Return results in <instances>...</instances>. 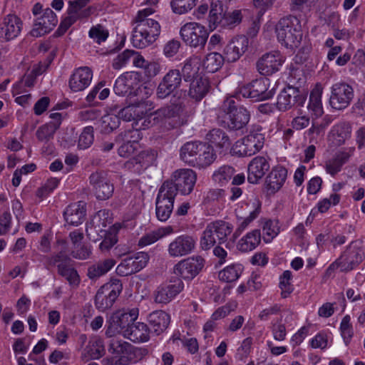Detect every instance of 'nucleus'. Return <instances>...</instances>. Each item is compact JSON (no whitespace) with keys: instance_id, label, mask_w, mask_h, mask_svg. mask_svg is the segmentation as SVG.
Returning a JSON list of instances; mask_svg holds the SVG:
<instances>
[{"instance_id":"13d9d810","label":"nucleus","mask_w":365,"mask_h":365,"mask_svg":"<svg viewBox=\"0 0 365 365\" xmlns=\"http://www.w3.org/2000/svg\"><path fill=\"white\" fill-rule=\"evenodd\" d=\"M93 128L92 126H87L79 136L78 146L81 149H86L93 144Z\"/></svg>"},{"instance_id":"9d476101","label":"nucleus","mask_w":365,"mask_h":365,"mask_svg":"<svg viewBox=\"0 0 365 365\" xmlns=\"http://www.w3.org/2000/svg\"><path fill=\"white\" fill-rule=\"evenodd\" d=\"M123 285L119 280L101 287L95 296V306L100 312L110 309L119 296Z\"/></svg>"},{"instance_id":"a18cd8bd","label":"nucleus","mask_w":365,"mask_h":365,"mask_svg":"<svg viewBox=\"0 0 365 365\" xmlns=\"http://www.w3.org/2000/svg\"><path fill=\"white\" fill-rule=\"evenodd\" d=\"M153 159L154 155L151 151L144 150L128 162V165L133 164L134 166H136L135 170L140 173L141 170L150 166Z\"/></svg>"},{"instance_id":"4d7b16f0","label":"nucleus","mask_w":365,"mask_h":365,"mask_svg":"<svg viewBox=\"0 0 365 365\" xmlns=\"http://www.w3.org/2000/svg\"><path fill=\"white\" fill-rule=\"evenodd\" d=\"M141 138L140 132L138 129H129L118 134L116 141H128L138 146V141Z\"/></svg>"},{"instance_id":"de8ad7c7","label":"nucleus","mask_w":365,"mask_h":365,"mask_svg":"<svg viewBox=\"0 0 365 365\" xmlns=\"http://www.w3.org/2000/svg\"><path fill=\"white\" fill-rule=\"evenodd\" d=\"M235 173V170L230 165H223L217 170L212 175L213 180L220 186L230 182Z\"/></svg>"},{"instance_id":"412c9836","label":"nucleus","mask_w":365,"mask_h":365,"mask_svg":"<svg viewBox=\"0 0 365 365\" xmlns=\"http://www.w3.org/2000/svg\"><path fill=\"white\" fill-rule=\"evenodd\" d=\"M248 43V37L236 36L225 46L222 55L226 61L235 62L246 52Z\"/></svg>"},{"instance_id":"f704fd0d","label":"nucleus","mask_w":365,"mask_h":365,"mask_svg":"<svg viewBox=\"0 0 365 365\" xmlns=\"http://www.w3.org/2000/svg\"><path fill=\"white\" fill-rule=\"evenodd\" d=\"M209 89L208 79L201 76L197 77L190 83L188 95L195 101H200L207 95Z\"/></svg>"},{"instance_id":"603ef678","label":"nucleus","mask_w":365,"mask_h":365,"mask_svg":"<svg viewBox=\"0 0 365 365\" xmlns=\"http://www.w3.org/2000/svg\"><path fill=\"white\" fill-rule=\"evenodd\" d=\"M57 130L58 124L53 125L47 123L37 129L36 135L38 140L48 142L53 138L54 134Z\"/></svg>"},{"instance_id":"09e8293b","label":"nucleus","mask_w":365,"mask_h":365,"mask_svg":"<svg viewBox=\"0 0 365 365\" xmlns=\"http://www.w3.org/2000/svg\"><path fill=\"white\" fill-rule=\"evenodd\" d=\"M99 123L101 132L109 133L119 126L120 120L117 115L107 114L101 117Z\"/></svg>"},{"instance_id":"6e6552de","label":"nucleus","mask_w":365,"mask_h":365,"mask_svg":"<svg viewBox=\"0 0 365 365\" xmlns=\"http://www.w3.org/2000/svg\"><path fill=\"white\" fill-rule=\"evenodd\" d=\"M210 11V22L215 25L219 24L222 27L232 29L239 24L242 21V13L240 10L222 14V3L220 0L211 2Z\"/></svg>"},{"instance_id":"ddd939ff","label":"nucleus","mask_w":365,"mask_h":365,"mask_svg":"<svg viewBox=\"0 0 365 365\" xmlns=\"http://www.w3.org/2000/svg\"><path fill=\"white\" fill-rule=\"evenodd\" d=\"M267 82V79H256L240 87L239 93L244 98H252L256 101L272 98L275 93V88L269 89Z\"/></svg>"},{"instance_id":"c85d7f7f","label":"nucleus","mask_w":365,"mask_h":365,"mask_svg":"<svg viewBox=\"0 0 365 365\" xmlns=\"http://www.w3.org/2000/svg\"><path fill=\"white\" fill-rule=\"evenodd\" d=\"M287 177V170L282 166L273 168L265 180V187L269 193L274 194L283 186Z\"/></svg>"},{"instance_id":"473e14b6","label":"nucleus","mask_w":365,"mask_h":365,"mask_svg":"<svg viewBox=\"0 0 365 365\" xmlns=\"http://www.w3.org/2000/svg\"><path fill=\"white\" fill-rule=\"evenodd\" d=\"M115 263V260L112 258L99 260L88 267L87 277L92 281H96L101 277L108 272L114 267Z\"/></svg>"},{"instance_id":"2eb2a0df","label":"nucleus","mask_w":365,"mask_h":365,"mask_svg":"<svg viewBox=\"0 0 365 365\" xmlns=\"http://www.w3.org/2000/svg\"><path fill=\"white\" fill-rule=\"evenodd\" d=\"M204 264L205 260L200 256L187 257L174 266L173 273L185 280H192L201 272Z\"/></svg>"},{"instance_id":"5fc2aeb1","label":"nucleus","mask_w":365,"mask_h":365,"mask_svg":"<svg viewBox=\"0 0 365 365\" xmlns=\"http://www.w3.org/2000/svg\"><path fill=\"white\" fill-rule=\"evenodd\" d=\"M58 273L64 277L70 284L78 285L79 284L80 279L77 271L68 264L65 267L63 264L58 265Z\"/></svg>"},{"instance_id":"f03ea898","label":"nucleus","mask_w":365,"mask_h":365,"mask_svg":"<svg viewBox=\"0 0 365 365\" xmlns=\"http://www.w3.org/2000/svg\"><path fill=\"white\" fill-rule=\"evenodd\" d=\"M217 118L230 130H239L247 125L250 113L245 107L238 106L233 99L227 98L218 110Z\"/></svg>"},{"instance_id":"c9c22d12","label":"nucleus","mask_w":365,"mask_h":365,"mask_svg":"<svg viewBox=\"0 0 365 365\" xmlns=\"http://www.w3.org/2000/svg\"><path fill=\"white\" fill-rule=\"evenodd\" d=\"M202 145L201 142H187L185 143L180 149V158L185 163L192 165H196V161L198 153H200V146Z\"/></svg>"},{"instance_id":"0e129e2a","label":"nucleus","mask_w":365,"mask_h":365,"mask_svg":"<svg viewBox=\"0 0 365 365\" xmlns=\"http://www.w3.org/2000/svg\"><path fill=\"white\" fill-rule=\"evenodd\" d=\"M163 233L160 232H158V230H155L153 231H151L145 235H143L138 242V245L140 247H145L150 245L155 242H157L158 240L161 239L163 237Z\"/></svg>"},{"instance_id":"e2e57ef3","label":"nucleus","mask_w":365,"mask_h":365,"mask_svg":"<svg viewBox=\"0 0 365 365\" xmlns=\"http://www.w3.org/2000/svg\"><path fill=\"white\" fill-rule=\"evenodd\" d=\"M264 240L266 242H270L275 236L277 235L279 228L274 225V222L270 220H266L262 227Z\"/></svg>"},{"instance_id":"a878e982","label":"nucleus","mask_w":365,"mask_h":365,"mask_svg":"<svg viewBox=\"0 0 365 365\" xmlns=\"http://www.w3.org/2000/svg\"><path fill=\"white\" fill-rule=\"evenodd\" d=\"M184 287L180 279H177L173 284L159 287L155 292V302L160 304L169 303Z\"/></svg>"},{"instance_id":"ea45409f","label":"nucleus","mask_w":365,"mask_h":365,"mask_svg":"<svg viewBox=\"0 0 365 365\" xmlns=\"http://www.w3.org/2000/svg\"><path fill=\"white\" fill-rule=\"evenodd\" d=\"M196 165L200 168H206L210 165L216 159L217 156L212 145L203 143L200 146Z\"/></svg>"},{"instance_id":"69168bd1","label":"nucleus","mask_w":365,"mask_h":365,"mask_svg":"<svg viewBox=\"0 0 365 365\" xmlns=\"http://www.w3.org/2000/svg\"><path fill=\"white\" fill-rule=\"evenodd\" d=\"M246 144L244 138L235 142L231 149L232 154L239 157L251 156L252 153Z\"/></svg>"},{"instance_id":"774afa93","label":"nucleus","mask_w":365,"mask_h":365,"mask_svg":"<svg viewBox=\"0 0 365 365\" xmlns=\"http://www.w3.org/2000/svg\"><path fill=\"white\" fill-rule=\"evenodd\" d=\"M180 47V42L178 40L172 39L164 46L163 53L167 57H173L178 52Z\"/></svg>"},{"instance_id":"7ed1b4c3","label":"nucleus","mask_w":365,"mask_h":365,"mask_svg":"<svg viewBox=\"0 0 365 365\" xmlns=\"http://www.w3.org/2000/svg\"><path fill=\"white\" fill-rule=\"evenodd\" d=\"M277 39L287 48H294L299 46L302 39V30L299 19L292 15L284 16L275 26Z\"/></svg>"},{"instance_id":"b1692460","label":"nucleus","mask_w":365,"mask_h":365,"mask_svg":"<svg viewBox=\"0 0 365 365\" xmlns=\"http://www.w3.org/2000/svg\"><path fill=\"white\" fill-rule=\"evenodd\" d=\"M233 226L227 222L217 220L210 223L205 228V237L210 243L213 239L212 235H215L218 244L225 243L227 236L231 234Z\"/></svg>"},{"instance_id":"39448f33","label":"nucleus","mask_w":365,"mask_h":365,"mask_svg":"<svg viewBox=\"0 0 365 365\" xmlns=\"http://www.w3.org/2000/svg\"><path fill=\"white\" fill-rule=\"evenodd\" d=\"M196 180V174L192 170L180 169L175 171L170 180H165L160 187H168L169 190H173L170 194L175 197L178 192L186 195L193 190Z\"/></svg>"},{"instance_id":"aec40b11","label":"nucleus","mask_w":365,"mask_h":365,"mask_svg":"<svg viewBox=\"0 0 365 365\" xmlns=\"http://www.w3.org/2000/svg\"><path fill=\"white\" fill-rule=\"evenodd\" d=\"M284 62L283 57L277 51L263 54L256 62L257 71L262 76H271L277 72Z\"/></svg>"},{"instance_id":"393cba45","label":"nucleus","mask_w":365,"mask_h":365,"mask_svg":"<svg viewBox=\"0 0 365 365\" xmlns=\"http://www.w3.org/2000/svg\"><path fill=\"white\" fill-rule=\"evenodd\" d=\"M93 72L89 67H80L71 76L69 87L74 92L83 91L91 84Z\"/></svg>"},{"instance_id":"f257e3e1","label":"nucleus","mask_w":365,"mask_h":365,"mask_svg":"<svg viewBox=\"0 0 365 365\" xmlns=\"http://www.w3.org/2000/svg\"><path fill=\"white\" fill-rule=\"evenodd\" d=\"M154 13L151 8L140 10L135 19V26L133 29L132 43L137 48H143L154 43L160 34L159 23L148 18Z\"/></svg>"},{"instance_id":"f3484780","label":"nucleus","mask_w":365,"mask_h":365,"mask_svg":"<svg viewBox=\"0 0 365 365\" xmlns=\"http://www.w3.org/2000/svg\"><path fill=\"white\" fill-rule=\"evenodd\" d=\"M149 260L146 252H140L133 256L126 257L116 268V273L122 277L135 274L143 269Z\"/></svg>"},{"instance_id":"bf43d9fd","label":"nucleus","mask_w":365,"mask_h":365,"mask_svg":"<svg viewBox=\"0 0 365 365\" xmlns=\"http://www.w3.org/2000/svg\"><path fill=\"white\" fill-rule=\"evenodd\" d=\"M108 34V30L101 24L92 26L88 33L89 37L99 44L107 39Z\"/></svg>"},{"instance_id":"3c124183","label":"nucleus","mask_w":365,"mask_h":365,"mask_svg":"<svg viewBox=\"0 0 365 365\" xmlns=\"http://www.w3.org/2000/svg\"><path fill=\"white\" fill-rule=\"evenodd\" d=\"M45 265L47 267L58 266L60 264L67 265L71 261V258L69 257L67 252L58 251L56 253L45 257Z\"/></svg>"},{"instance_id":"5701e85b","label":"nucleus","mask_w":365,"mask_h":365,"mask_svg":"<svg viewBox=\"0 0 365 365\" xmlns=\"http://www.w3.org/2000/svg\"><path fill=\"white\" fill-rule=\"evenodd\" d=\"M58 19L55 13L49 8L43 10V14L38 17L31 31V36L38 37L49 33L57 24Z\"/></svg>"},{"instance_id":"58836bf2","label":"nucleus","mask_w":365,"mask_h":365,"mask_svg":"<svg viewBox=\"0 0 365 365\" xmlns=\"http://www.w3.org/2000/svg\"><path fill=\"white\" fill-rule=\"evenodd\" d=\"M105 354L103 341L100 339H91L83 351L82 356L86 360L97 359Z\"/></svg>"},{"instance_id":"bb28decb","label":"nucleus","mask_w":365,"mask_h":365,"mask_svg":"<svg viewBox=\"0 0 365 365\" xmlns=\"http://www.w3.org/2000/svg\"><path fill=\"white\" fill-rule=\"evenodd\" d=\"M269 163L266 158L262 156L255 157L248 165V182L252 184H257L269 170Z\"/></svg>"},{"instance_id":"72a5a7b5","label":"nucleus","mask_w":365,"mask_h":365,"mask_svg":"<svg viewBox=\"0 0 365 365\" xmlns=\"http://www.w3.org/2000/svg\"><path fill=\"white\" fill-rule=\"evenodd\" d=\"M150 329L143 322H133L130 327L125 334V338L134 342H145L150 339Z\"/></svg>"},{"instance_id":"a211bd4d","label":"nucleus","mask_w":365,"mask_h":365,"mask_svg":"<svg viewBox=\"0 0 365 365\" xmlns=\"http://www.w3.org/2000/svg\"><path fill=\"white\" fill-rule=\"evenodd\" d=\"M168 189V187H160L156 198V217L161 222L168 220L173 210L175 197L170 194L173 190Z\"/></svg>"},{"instance_id":"423d86ee","label":"nucleus","mask_w":365,"mask_h":365,"mask_svg":"<svg viewBox=\"0 0 365 365\" xmlns=\"http://www.w3.org/2000/svg\"><path fill=\"white\" fill-rule=\"evenodd\" d=\"M138 315V310L133 309L129 312L118 310L112 314L108 320L106 335L111 337L117 334H120L125 337L130 324L135 322Z\"/></svg>"},{"instance_id":"052dcab7","label":"nucleus","mask_w":365,"mask_h":365,"mask_svg":"<svg viewBox=\"0 0 365 365\" xmlns=\"http://www.w3.org/2000/svg\"><path fill=\"white\" fill-rule=\"evenodd\" d=\"M350 321H351L350 316L346 315L343 317L341 324H340V331L341 333V336H342L344 341L346 345L349 343V341L354 334Z\"/></svg>"},{"instance_id":"6e6d98bb","label":"nucleus","mask_w":365,"mask_h":365,"mask_svg":"<svg viewBox=\"0 0 365 365\" xmlns=\"http://www.w3.org/2000/svg\"><path fill=\"white\" fill-rule=\"evenodd\" d=\"M351 125L348 123H341L335 126L334 130V135L339 144L344 143V141L351 135Z\"/></svg>"},{"instance_id":"7c9ffc66","label":"nucleus","mask_w":365,"mask_h":365,"mask_svg":"<svg viewBox=\"0 0 365 365\" xmlns=\"http://www.w3.org/2000/svg\"><path fill=\"white\" fill-rule=\"evenodd\" d=\"M170 318L169 314L162 310L153 312L148 316V322L150 327V332L159 335L168 327Z\"/></svg>"},{"instance_id":"20e7f679","label":"nucleus","mask_w":365,"mask_h":365,"mask_svg":"<svg viewBox=\"0 0 365 365\" xmlns=\"http://www.w3.org/2000/svg\"><path fill=\"white\" fill-rule=\"evenodd\" d=\"M364 259L365 250L362 242L353 241L336 262L328 267L327 273L330 274L336 267H339L341 272H349L356 267Z\"/></svg>"},{"instance_id":"9b49d317","label":"nucleus","mask_w":365,"mask_h":365,"mask_svg":"<svg viewBox=\"0 0 365 365\" xmlns=\"http://www.w3.org/2000/svg\"><path fill=\"white\" fill-rule=\"evenodd\" d=\"M108 351L116 357H120V363H135L140 360L143 356L140 349L133 346L127 341L115 339L110 340Z\"/></svg>"},{"instance_id":"864d4df0","label":"nucleus","mask_w":365,"mask_h":365,"mask_svg":"<svg viewBox=\"0 0 365 365\" xmlns=\"http://www.w3.org/2000/svg\"><path fill=\"white\" fill-rule=\"evenodd\" d=\"M197 0H172L170 6L173 11L177 14H184L192 10Z\"/></svg>"},{"instance_id":"4468645a","label":"nucleus","mask_w":365,"mask_h":365,"mask_svg":"<svg viewBox=\"0 0 365 365\" xmlns=\"http://www.w3.org/2000/svg\"><path fill=\"white\" fill-rule=\"evenodd\" d=\"M354 96L351 86L345 82H337L331 88L330 106L334 109L343 110L349 106Z\"/></svg>"},{"instance_id":"49530a36","label":"nucleus","mask_w":365,"mask_h":365,"mask_svg":"<svg viewBox=\"0 0 365 365\" xmlns=\"http://www.w3.org/2000/svg\"><path fill=\"white\" fill-rule=\"evenodd\" d=\"M225 58L220 53L213 52L207 55L203 61V67L209 73H215L218 71L225 61Z\"/></svg>"},{"instance_id":"f8f14e48","label":"nucleus","mask_w":365,"mask_h":365,"mask_svg":"<svg viewBox=\"0 0 365 365\" xmlns=\"http://www.w3.org/2000/svg\"><path fill=\"white\" fill-rule=\"evenodd\" d=\"M89 183L98 200L109 199L113 194L114 186L107 171L96 170L92 173L89 176Z\"/></svg>"},{"instance_id":"680f3d73","label":"nucleus","mask_w":365,"mask_h":365,"mask_svg":"<svg viewBox=\"0 0 365 365\" xmlns=\"http://www.w3.org/2000/svg\"><path fill=\"white\" fill-rule=\"evenodd\" d=\"M134 54V51L125 50L123 53L118 54L113 61L112 66L115 70H119L125 66L132 56Z\"/></svg>"},{"instance_id":"cd10ccee","label":"nucleus","mask_w":365,"mask_h":365,"mask_svg":"<svg viewBox=\"0 0 365 365\" xmlns=\"http://www.w3.org/2000/svg\"><path fill=\"white\" fill-rule=\"evenodd\" d=\"M185 108L181 103H174L158 109L155 113L160 118L173 119L174 126H178L186 122Z\"/></svg>"},{"instance_id":"e433bc0d","label":"nucleus","mask_w":365,"mask_h":365,"mask_svg":"<svg viewBox=\"0 0 365 365\" xmlns=\"http://www.w3.org/2000/svg\"><path fill=\"white\" fill-rule=\"evenodd\" d=\"M261 242L259 230H253L242 237L237 243V249L241 252H249L255 250Z\"/></svg>"},{"instance_id":"6ab92c4d","label":"nucleus","mask_w":365,"mask_h":365,"mask_svg":"<svg viewBox=\"0 0 365 365\" xmlns=\"http://www.w3.org/2000/svg\"><path fill=\"white\" fill-rule=\"evenodd\" d=\"M196 245L194 237L185 234L175 237L168 245V252L172 257H181L192 253Z\"/></svg>"},{"instance_id":"4c0bfd02","label":"nucleus","mask_w":365,"mask_h":365,"mask_svg":"<svg viewBox=\"0 0 365 365\" xmlns=\"http://www.w3.org/2000/svg\"><path fill=\"white\" fill-rule=\"evenodd\" d=\"M206 139L212 145L220 149L227 150L231 141L227 133L219 128L211 130L206 135Z\"/></svg>"},{"instance_id":"c756f323","label":"nucleus","mask_w":365,"mask_h":365,"mask_svg":"<svg viewBox=\"0 0 365 365\" xmlns=\"http://www.w3.org/2000/svg\"><path fill=\"white\" fill-rule=\"evenodd\" d=\"M86 215V202L79 201L69 205L63 212L66 222L73 226L83 223Z\"/></svg>"},{"instance_id":"dca6fc26","label":"nucleus","mask_w":365,"mask_h":365,"mask_svg":"<svg viewBox=\"0 0 365 365\" xmlns=\"http://www.w3.org/2000/svg\"><path fill=\"white\" fill-rule=\"evenodd\" d=\"M182 83V73L178 69H170L161 78L157 89L156 96L159 99H165L177 91Z\"/></svg>"},{"instance_id":"37998d69","label":"nucleus","mask_w":365,"mask_h":365,"mask_svg":"<svg viewBox=\"0 0 365 365\" xmlns=\"http://www.w3.org/2000/svg\"><path fill=\"white\" fill-rule=\"evenodd\" d=\"M243 268L240 264H233L226 267L219 272L218 277L221 281L233 282L241 275Z\"/></svg>"},{"instance_id":"1a4fd4ad","label":"nucleus","mask_w":365,"mask_h":365,"mask_svg":"<svg viewBox=\"0 0 365 365\" xmlns=\"http://www.w3.org/2000/svg\"><path fill=\"white\" fill-rule=\"evenodd\" d=\"M306 100L304 92L299 88L287 86L278 95L276 106L279 111L285 112L294 106H303Z\"/></svg>"},{"instance_id":"2f4dec72","label":"nucleus","mask_w":365,"mask_h":365,"mask_svg":"<svg viewBox=\"0 0 365 365\" xmlns=\"http://www.w3.org/2000/svg\"><path fill=\"white\" fill-rule=\"evenodd\" d=\"M252 155L259 152L264 146V134L259 125H254L250 133L244 138Z\"/></svg>"},{"instance_id":"338daca9","label":"nucleus","mask_w":365,"mask_h":365,"mask_svg":"<svg viewBox=\"0 0 365 365\" xmlns=\"http://www.w3.org/2000/svg\"><path fill=\"white\" fill-rule=\"evenodd\" d=\"M11 225V215L6 211L0 215V236L6 235Z\"/></svg>"},{"instance_id":"79ce46f5","label":"nucleus","mask_w":365,"mask_h":365,"mask_svg":"<svg viewBox=\"0 0 365 365\" xmlns=\"http://www.w3.org/2000/svg\"><path fill=\"white\" fill-rule=\"evenodd\" d=\"M260 210L261 204L257 202L255 210L250 213L249 216L245 218H238V226L232 235L233 241H235L242 233V232L247 228L248 225L258 217Z\"/></svg>"},{"instance_id":"0eeeda50","label":"nucleus","mask_w":365,"mask_h":365,"mask_svg":"<svg viewBox=\"0 0 365 365\" xmlns=\"http://www.w3.org/2000/svg\"><path fill=\"white\" fill-rule=\"evenodd\" d=\"M180 34L187 46L200 49L204 48L209 36L205 27L196 22L184 24L180 29Z\"/></svg>"},{"instance_id":"4be33fe9","label":"nucleus","mask_w":365,"mask_h":365,"mask_svg":"<svg viewBox=\"0 0 365 365\" xmlns=\"http://www.w3.org/2000/svg\"><path fill=\"white\" fill-rule=\"evenodd\" d=\"M23 23L19 17L9 14L0 24V41H9L17 37L22 29Z\"/></svg>"},{"instance_id":"c03bdc74","label":"nucleus","mask_w":365,"mask_h":365,"mask_svg":"<svg viewBox=\"0 0 365 365\" xmlns=\"http://www.w3.org/2000/svg\"><path fill=\"white\" fill-rule=\"evenodd\" d=\"M131 76L132 75L125 73L116 79L113 87L115 94L124 96L131 93Z\"/></svg>"},{"instance_id":"a19ab883","label":"nucleus","mask_w":365,"mask_h":365,"mask_svg":"<svg viewBox=\"0 0 365 365\" xmlns=\"http://www.w3.org/2000/svg\"><path fill=\"white\" fill-rule=\"evenodd\" d=\"M322 90L319 88L314 89L309 96V101L307 105V109L311 115L319 118L324 113L322 103Z\"/></svg>"},{"instance_id":"8fccbe9b","label":"nucleus","mask_w":365,"mask_h":365,"mask_svg":"<svg viewBox=\"0 0 365 365\" xmlns=\"http://www.w3.org/2000/svg\"><path fill=\"white\" fill-rule=\"evenodd\" d=\"M107 215H108V211L106 210H103L98 212L92 220L89 223L86 224V232L87 236L90 237L93 229H94L96 232L102 231V228L101 227V218L103 217L102 226L106 227V225L105 223V220L106 219Z\"/></svg>"}]
</instances>
